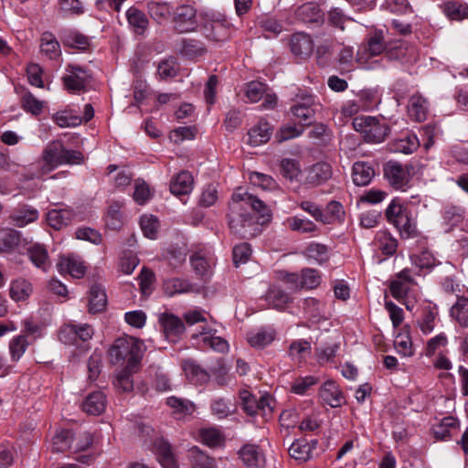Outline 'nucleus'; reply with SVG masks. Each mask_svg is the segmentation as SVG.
<instances>
[{"label": "nucleus", "mask_w": 468, "mask_h": 468, "mask_svg": "<svg viewBox=\"0 0 468 468\" xmlns=\"http://www.w3.org/2000/svg\"><path fill=\"white\" fill-rule=\"evenodd\" d=\"M287 225L292 230L301 233H311L316 230V226L314 222L297 217L289 218Z\"/></svg>", "instance_id": "obj_53"}, {"label": "nucleus", "mask_w": 468, "mask_h": 468, "mask_svg": "<svg viewBox=\"0 0 468 468\" xmlns=\"http://www.w3.org/2000/svg\"><path fill=\"white\" fill-rule=\"evenodd\" d=\"M269 207L263 201L245 192L234 193L229 206L228 224L232 234L250 239L261 232V225L271 220Z\"/></svg>", "instance_id": "obj_1"}, {"label": "nucleus", "mask_w": 468, "mask_h": 468, "mask_svg": "<svg viewBox=\"0 0 468 468\" xmlns=\"http://www.w3.org/2000/svg\"><path fill=\"white\" fill-rule=\"evenodd\" d=\"M384 176L388 184L397 190L405 191L410 181V168L399 162L388 161L384 165Z\"/></svg>", "instance_id": "obj_6"}, {"label": "nucleus", "mask_w": 468, "mask_h": 468, "mask_svg": "<svg viewBox=\"0 0 468 468\" xmlns=\"http://www.w3.org/2000/svg\"><path fill=\"white\" fill-rule=\"evenodd\" d=\"M239 399H241L243 410L249 415L257 414L259 399H256L250 391L245 389L239 392Z\"/></svg>", "instance_id": "obj_61"}, {"label": "nucleus", "mask_w": 468, "mask_h": 468, "mask_svg": "<svg viewBox=\"0 0 468 468\" xmlns=\"http://www.w3.org/2000/svg\"><path fill=\"white\" fill-rule=\"evenodd\" d=\"M90 75L79 66L69 65L67 74L62 78L65 88L69 91H80L90 80Z\"/></svg>", "instance_id": "obj_10"}, {"label": "nucleus", "mask_w": 468, "mask_h": 468, "mask_svg": "<svg viewBox=\"0 0 468 468\" xmlns=\"http://www.w3.org/2000/svg\"><path fill=\"white\" fill-rule=\"evenodd\" d=\"M41 52L50 59H56L61 54L60 45L55 36L50 32H44L41 36Z\"/></svg>", "instance_id": "obj_34"}, {"label": "nucleus", "mask_w": 468, "mask_h": 468, "mask_svg": "<svg viewBox=\"0 0 468 468\" xmlns=\"http://www.w3.org/2000/svg\"><path fill=\"white\" fill-rule=\"evenodd\" d=\"M157 72L161 79L173 78L176 75V60L174 58L162 60L158 65Z\"/></svg>", "instance_id": "obj_63"}, {"label": "nucleus", "mask_w": 468, "mask_h": 468, "mask_svg": "<svg viewBox=\"0 0 468 468\" xmlns=\"http://www.w3.org/2000/svg\"><path fill=\"white\" fill-rule=\"evenodd\" d=\"M164 291L166 295L173 296L176 293H185L192 291V285L187 281L171 278L165 281Z\"/></svg>", "instance_id": "obj_40"}, {"label": "nucleus", "mask_w": 468, "mask_h": 468, "mask_svg": "<svg viewBox=\"0 0 468 468\" xmlns=\"http://www.w3.org/2000/svg\"><path fill=\"white\" fill-rule=\"evenodd\" d=\"M239 456L246 468H265V454L257 444H244L239 451Z\"/></svg>", "instance_id": "obj_9"}, {"label": "nucleus", "mask_w": 468, "mask_h": 468, "mask_svg": "<svg viewBox=\"0 0 468 468\" xmlns=\"http://www.w3.org/2000/svg\"><path fill=\"white\" fill-rule=\"evenodd\" d=\"M182 367L186 378L196 384L205 383L209 378L207 371L202 369L194 360H184Z\"/></svg>", "instance_id": "obj_30"}, {"label": "nucleus", "mask_w": 468, "mask_h": 468, "mask_svg": "<svg viewBox=\"0 0 468 468\" xmlns=\"http://www.w3.org/2000/svg\"><path fill=\"white\" fill-rule=\"evenodd\" d=\"M415 284L414 279L410 276V271L404 269L394 281L390 282L389 290L394 298L400 300L404 298L410 287Z\"/></svg>", "instance_id": "obj_16"}, {"label": "nucleus", "mask_w": 468, "mask_h": 468, "mask_svg": "<svg viewBox=\"0 0 468 468\" xmlns=\"http://www.w3.org/2000/svg\"><path fill=\"white\" fill-rule=\"evenodd\" d=\"M268 304L277 310H283L290 303L291 298L280 288H271L266 294Z\"/></svg>", "instance_id": "obj_38"}, {"label": "nucleus", "mask_w": 468, "mask_h": 468, "mask_svg": "<svg viewBox=\"0 0 468 468\" xmlns=\"http://www.w3.org/2000/svg\"><path fill=\"white\" fill-rule=\"evenodd\" d=\"M148 10L150 16L158 23H161L163 20L166 19L170 15V7L166 4L154 2L150 3L148 5Z\"/></svg>", "instance_id": "obj_60"}, {"label": "nucleus", "mask_w": 468, "mask_h": 468, "mask_svg": "<svg viewBox=\"0 0 468 468\" xmlns=\"http://www.w3.org/2000/svg\"><path fill=\"white\" fill-rule=\"evenodd\" d=\"M93 439L91 433L88 431L71 434L70 451L74 453L88 450L92 444Z\"/></svg>", "instance_id": "obj_47"}, {"label": "nucleus", "mask_w": 468, "mask_h": 468, "mask_svg": "<svg viewBox=\"0 0 468 468\" xmlns=\"http://www.w3.org/2000/svg\"><path fill=\"white\" fill-rule=\"evenodd\" d=\"M165 257L170 265L177 267L186 261V250L184 247L170 246L166 250Z\"/></svg>", "instance_id": "obj_58"}, {"label": "nucleus", "mask_w": 468, "mask_h": 468, "mask_svg": "<svg viewBox=\"0 0 468 468\" xmlns=\"http://www.w3.org/2000/svg\"><path fill=\"white\" fill-rule=\"evenodd\" d=\"M333 176L332 165L327 162H317L306 169L305 183L318 186L327 182Z\"/></svg>", "instance_id": "obj_11"}, {"label": "nucleus", "mask_w": 468, "mask_h": 468, "mask_svg": "<svg viewBox=\"0 0 468 468\" xmlns=\"http://www.w3.org/2000/svg\"><path fill=\"white\" fill-rule=\"evenodd\" d=\"M166 403L173 410L172 413L176 419H183L191 415L195 410V405L187 399L170 397Z\"/></svg>", "instance_id": "obj_32"}, {"label": "nucleus", "mask_w": 468, "mask_h": 468, "mask_svg": "<svg viewBox=\"0 0 468 468\" xmlns=\"http://www.w3.org/2000/svg\"><path fill=\"white\" fill-rule=\"evenodd\" d=\"M216 330L209 328L207 326H203L202 331L199 333V336L202 337V342L208 346L210 348H212L215 351L224 353L228 350L229 345L228 342L219 337L215 336ZM198 335H193V337H197Z\"/></svg>", "instance_id": "obj_25"}, {"label": "nucleus", "mask_w": 468, "mask_h": 468, "mask_svg": "<svg viewBox=\"0 0 468 468\" xmlns=\"http://www.w3.org/2000/svg\"><path fill=\"white\" fill-rule=\"evenodd\" d=\"M319 395L324 403L333 408L339 407L344 399L342 392L339 390L335 382L332 380L324 383Z\"/></svg>", "instance_id": "obj_22"}, {"label": "nucleus", "mask_w": 468, "mask_h": 468, "mask_svg": "<svg viewBox=\"0 0 468 468\" xmlns=\"http://www.w3.org/2000/svg\"><path fill=\"white\" fill-rule=\"evenodd\" d=\"M305 255L320 264L328 260L326 246L319 243L310 244L305 250Z\"/></svg>", "instance_id": "obj_56"}, {"label": "nucleus", "mask_w": 468, "mask_h": 468, "mask_svg": "<svg viewBox=\"0 0 468 468\" xmlns=\"http://www.w3.org/2000/svg\"><path fill=\"white\" fill-rule=\"evenodd\" d=\"M393 225L404 238H410L416 234V224L409 212L401 214L399 218L394 219Z\"/></svg>", "instance_id": "obj_42"}, {"label": "nucleus", "mask_w": 468, "mask_h": 468, "mask_svg": "<svg viewBox=\"0 0 468 468\" xmlns=\"http://www.w3.org/2000/svg\"><path fill=\"white\" fill-rule=\"evenodd\" d=\"M344 209L343 206L337 201H331L325 208V214H324V219H329L328 222H324V224H331L335 220H341L344 217Z\"/></svg>", "instance_id": "obj_57"}, {"label": "nucleus", "mask_w": 468, "mask_h": 468, "mask_svg": "<svg viewBox=\"0 0 468 468\" xmlns=\"http://www.w3.org/2000/svg\"><path fill=\"white\" fill-rule=\"evenodd\" d=\"M375 176L374 169L365 162H356L352 169L353 182L356 186H367Z\"/></svg>", "instance_id": "obj_28"}, {"label": "nucleus", "mask_w": 468, "mask_h": 468, "mask_svg": "<svg viewBox=\"0 0 468 468\" xmlns=\"http://www.w3.org/2000/svg\"><path fill=\"white\" fill-rule=\"evenodd\" d=\"M31 292L32 286L25 279H17L10 285V296L16 302L26 300Z\"/></svg>", "instance_id": "obj_39"}, {"label": "nucleus", "mask_w": 468, "mask_h": 468, "mask_svg": "<svg viewBox=\"0 0 468 468\" xmlns=\"http://www.w3.org/2000/svg\"><path fill=\"white\" fill-rule=\"evenodd\" d=\"M28 343L25 335L15 337L9 345L13 360L17 361L25 353Z\"/></svg>", "instance_id": "obj_62"}, {"label": "nucleus", "mask_w": 468, "mask_h": 468, "mask_svg": "<svg viewBox=\"0 0 468 468\" xmlns=\"http://www.w3.org/2000/svg\"><path fill=\"white\" fill-rule=\"evenodd\" d=\"M289 281L299 282V284L303 288L314 289L320 284L321 277L318 271L314 269H303L302 274L292 273L289 275Z\"/></svg>", "instance_id": "obj_27"}, {"label": "nucleus", "mask_w": 468, "mask_h": 468, "mask_svg": "<svg viewBox=\"0 0 468 468\" xmlns=\"http://www.w3.org/2000/svg\"><path fill=\"white\" fill-rule=\"evenodd\" d=\"M80 151L68 150L59 141L48 144L42 153V166L38 176L47 175L60 165H79L83 161Z\"/></svg>", "instance_id": "obj_2"}, {"label": "nucleus", "mask_w": 468, "mask_h": 468, "mask_svg": "<svg viewBox=\"0 0 468 468\" xmlns=\"http://www.w3.org/2000/svg\"><path fill=\"white\" fill-rule=\"evenodd\" d=\"M93 329L90 325L68 324L60 328L58 332L59 340L65 345L79 346V342L86 343L93 335Z\"/></svg>", "instance_id": "obj_8"}, {"label": "nucleus", "mask_w": 468, "mask_h": 468, "mask_svg": "<svg viewBox=\"0 0 468 468\" xmlns=\"http://www.w3.org/2000/svg\"><path fill=\"white\" fill-rule=\"evenodd\" d=\"M249 144L252 146L267 143L271 138V128L267 122H260L251 128L249 133Z\"/></svg>", "instance_id": "obj_35"}, {"label": "nucleus", "mask_w": 468, "mask_h": 468, "mask_svg": "<svg viewBox=\"0 0 468 468\" xmlns=\"http://www.w3.org/2000/svg\"><path fill=\"white\" fill-rule=\"evenodd\" d=\"M143 432L151 437L149 446L157 455L158 461L164 468H176V463L171 445L161 437L154 435V431L148 426L141 428Z\"/></svg>", "instance_id": "obj_5"}, {"label": "nucleus", "mask_w": 468, "mask_h": 468, "mask_svg": "<svg viewBox=\"0 0 468 468\" xmlns=\"http://www.w3.org/2000/svg\"><path fill=\"white\" fill-rule=\"evenodd\" d=\"M352 125L355 131L362 135L364 141L369 144L383 142L390 131L385 122L373 116H356L354 118Z\"/></svg>", "instance_id": "obj_4"}, {"label": "nucleus", "mask_w": 468, "mask_h": 468, "mask_svg": "<svg viewBox=\"0 0 468 468\" xmlns=\"http://www.w3.org/2000/svg\"><path fill=\"white\" fill-rule=\"evenodd\" d=\"M419 147V140L416 135H407L405 138L397 140L394 144V150L405 154L413 153Z\"/></svg>", "instance_id": "obj_51"}, {"label": "nucleus", "mask_w": 468, "mask_h": 468, "mask_svg": "<svg viewBox=\"0 0 468 468\" xmlns=\"http://www.w3.org/2000/svg\"><path fill=\"white\" fill-rule=\"evenodd\" d=\"M61 40L65 46L72 48L85 49L89 46L88 37L77 31H64Z\"/></svg>", "instance_id": "obj_41"}, {"label": "nucleus", "mask_w": 468, "mask_h": 468, "mask_svg": "<svg viewBox=\"0 0 468 468\" xmlns=\"http://www.w3.org/2000/svg\"><path fill=\"white\" fill-rule=\"evenodd\" d=\"M74 218V211L68 208L51 209L47 215L48 225L55 229H60L63 227L68 226L71 223Z\"/></svg>", "instance_id": "obj_23"}, {"label": "nucleus", "mask_w": 468, "mask_h": 468, "mask_svg": "<svg viewBox=\"0 0 468 468\" xmlns=\"http://www.w3.org/2000/svg\"><path fill=\"white\" fill-rule=\"evenodd\" d=\"M408 112L416 122L425 121L428 115V101L420 95H412L409 101Z\"/></svg>", "instance_id": "obj_24"}, {"label": "nucleus", "mask_w": 468, "mask_h": 468, "mask_svg": "<svg viewBox=\"0 0 468 468\" xmlns=\"http://www.w3.org/2000/svg\"><path fill=\"white\" fill-rule=\"evenodd\" d=\"M204 21V27L207 31V37L217 41L224 40L228 37L229 28L226 26L225 20L215 17L214 15L208 14L202 15Z\"/></svg>", "instance_id": "obj_13"}, {"label": "nucleus", "mask_w": 468, "mask_h": 468, "mask_svg": "<svg viewBox=\"0 0 468 468\" xmlns=\"http://www.w3.org/2000/svg\"><path fill=\"white\" fill-rule=\"evenodd\" d=\"M106 396L102 391L89 394L82 402V410L90 415H100L106 409Z\"/></svg>", "instance_id": "obj_19"}, {"label": "nucleus", "mask_w": 468, "mask_h": 468, "mask_svg": "<svg viewBox=\"0 0 468 468\" xmlns=\"http://www.w3.org/2000/svg\"><path fill=\"white\" fill-rule=\"evenodd\" d=\"M135 367H124L116 376L114 386L117 389L123 392H129L133 388V381L131 378V375Z\"/></svg>", "instance_id": "obj_49"}, {"label": "nucleus", "mask_w": 468, "mask_h": 468, "mask_svg": "<svg viewBox=\"0 0 468 468\" xmlns=\"http://www.w3.org/2000/svg\"><path fill=\"white\" fill-rule=\"evenodd\" d=\"M199 435L201 441L209 447H217L224 441L222 433L216 428L201 429Z\"/></svg>", "instance_id": "obj_50"}, {"label": "nucleus", "mask_w": 468, "mask_h": 468, "mask_svg": "<svg viewBox=\"0 0 468 468\" xmlns=\"http://www.w3.org/2000/svg\"><path fill=\"white\" fill-rule=\"evenodd\" d=\"M297 19L312 27H319L324 23V13L315 3H306L297 8Z\"/></svg>", "instance_id": "obj_12"}, {"label": "nucleus", "mask_w": 468, "mask_h": 468, "mask_svg": "<svg viewBox=\"0 0 468 468\" xmlns=\"http://www.w3.org/2000/svg\"><path fill=\"white\" fill-rule=\"evenodd\" d=\"M21 241L22 239L19 231L8 228L0 229V252L15 250Z\"/></svg>", "instance_id": "obj_31"}, {"label": "nucleus", "mask_w": 468, "mask_h": 468, "mask_svg": "<svg viewBox=\"0 0 468 468\" xmlns=\"http://www.w3.org/2000/svg\"><path fill=\"white\" fill-rule=\"evenodd\" d=\"M71 434L69 430H60L56 432L52 440V451L56 452H64L70 451Z\"/></svg>", "instance_id": "obj_44"}, {"label": "nucleus", "mask_w": 468, "mask_h": 468, "mask_svg": "<svg viewBox=\"0 0 468 468\" xmlns=\"http://www.w3.org/2000/svg\"><path fill=\"white\" fill-rule=\"evenodd\" d=\"M129 25L138 35L144 33L148 27V19L145 15L136 8H129L126 13Z\"/></svg>", "instance_id": "obj_37"}, {"label": "nucleus", "mask_w": 468, "mask_h": 468, "mask_svg": "<svg viewBox=\"0 0 468 468\" xmlns=\"http://www.w3.org/2000/svg\"><path fill=\"white\" fill-rule=\"evenodd\" d=\"M193 176L187 171H181L170 182V191L175 196L189 194L193 188Z\"/></svg>", "instance_id": "obj_20"}, {"label": "nucleus", "mask_w": 468, "mask_h": 468, "mask_svg": "<svg viewBox=\"0 0 468 468\" xmlns=\"http://www.w3.org/2000/svg\"><path fill=\"white\" fill-rule=\"evenodd\" d=\"M140 226L144 235L146 238L154 239L157 236L159 222L154 216L144 215L141 218Z\"/></svg>", "instance_id": "obj_52"}, {"label": "nucleus", "mask_w": 468, "mask_h": 468, "mask_svg": "<svg viewBox=\"0 0 468 468\" xmlns=\"http://www.w3.org/2000/svg\"><path fill=\"white\" fill-rule=\"evenodd\" d=\"M57 267L60 273H69L75 279L82 278L87 269L84 261L75 255L61 257Z\"/></svg>", "instance_id": "obj_14"}, {"label": "nucleus", "mask_w": 468, "mask_h": 468, "mask_svg": "<svg viewBox=\"0 0 468 468\" xmlns=\"http://www.w3.org/2000/svg\"><path fill=\"white\" fill-rule=\"evenodd\" d=\"M9 218L15 226L22 228L36 221L38 218V211L31 206L21 205L11 212Z\"/></svg>", "instance_id": "obj_18"}, {"label": "nucleus", "mask_w": 468, "mask_h": 468, "mask_svg": "<svg viewBox=\"0 0 468 468\" xmlns=\"http://www.w3.org/2000/svg\"><path fill=\"white\" fill-rule=\"evenodd\" d=\"M281 173L290 180L295 179L300 174L298 162L293 159H283L281 162Z\"/></svg>", "instance_id": "obj_64"}, {"label": "nucleus", "mask_w": 468, "mask_h": 468, "mask_svg": "<svg viewBox=\"0 0 468 468\" xmlns=\"http://www.w3.org/2000/svg\"><path fill=\"white\" fill-rule=\"evenodd\" d=\"M159 323L166 338L177 337L185 331L183 321L172 314H162L159 317Z\"/></svg>", "instance_id": "obj_17"}, {"label": "nucleus", "mask_w": 468, "mask_h": 468, "mask_svg": "<svg viewBox=\"0 0 468 468\" xmlns=\"http://www.w3.org/2000/svg\"><path fill=\"white\" fill-rule=\"evenodd\" d=\"M465 211L462 207L447 205L441 211V225L446 232L459 227L464 218Z\"/></svg>", "instance_id": "obj_15"}, {"label": "nucleus", "mask_w": 468, "mask_h": 468, "mask_svg": "<svg viewBox=\"0 0 468 468\" xmlns=\"http://www.w3.org/2000/svg\"><path fill=\"white\" fill-rule=\"evenodd\" d=\"M174 27L180 33L195 31L198 26L197 10L193 5H182L174 13Z\"/></svg>", "instance_id": "obj_7"}, {"label": "nucleus", "mask_w": 468, "mask_h": 468, "mask_svg": "<svg viewBox=\"0 0 468 468\" xmlns=\"http://www.w3.org/2000/svg\"><path fill=\"white\" fill-rule=\"evenodd\" d=\"M289 454L299 461H307L311 457V447L308 443L296 441L289 448Z\"/></svg>", "instance_id": "obj_54"}, {"label": "nucleus", "mask_w": 468, "mask_h": 468, "mask_svg": "<svg viewBox=\"0 0 468 468\" xmlns=\"http://www.w3.org/2000/svg\"><path fill=\"white\" fill-rule=\"evenodd\" d=\"M291 50L295 56L302 58L312 54L314 45L311 37L304 33H296L291 38Z\"/></svg>", "instance_id": "obj_21"}, {"label": "nucleus", "mask_w": 468, "mask_h": 468, "mask_svg": "<svg viewBox=\"0 0 468 468\" xmlns=\"http://www.w3.org/2000/svg\"><path fill=\"white\" fill-rule=\"evenodd\" d=\"M267 86L260 81H251L247 84L245 94L250 102L259 101L266 93Z\"/></svg>", "instance_id": "obj_55"}, {"label": "nucleus", "mask_w": 468, "mask_h": 468, "mask_svg": "<svg viewBox=\"0 0 468 468\" xmlns=\"http://www.w3.org/2000/svg\"><path fill=\"white\" fill-rule=\"evenodd\" d=\"M22 108L33 115H38L43 110V101L37 99L31 92L26 91L21 97Z\"/></svg>", "instance_id": "obj_48"}, {"label": "nucleus", "mask_w": 468, "mask_h": 468, "mask_svg": "<svg viewBox=\"0 0 468 468\" xmlns=\"http://www.w3.org/2000/svg\"><path fill=\"white\" fill-rule=\"evenodd\" d=\"M311 344L307 340L299 339L292 342L289 347V356L297 361H302L307 355L311 354Z\"/></svg>", "instance_id": "obj_45"}, {"label": "nucleus", "mask_w": 468, "mask_h": 468, "mask_svg": "<svg viewBox=\"0 0 468 468\" xmlns=\"http://www.w3.org/2000/svg\"><path fill=\"white\" fill-rule=\"evenodd\" d=\"M27 254L37 268L46 271L50 267L51 263L45 246L38 243L34 244L27 249Z\"/></svg>", "instance_id": "obj_33"}, {"label": "nucleus", "mask_w": 468, "mask_h": 468, "mask_svg": "<svg viewBox=\"0 0 468 468\" xmlns=\"http://www.w3.org/2000/svg\"><path fill=\"white\" fill-rule=\"evenodd\" d=\"M276 331L271 327H262L256 332H251L248 336L250 345L256 348H263L273 342Z\"/></svg>", "instance_id": "obj_26"}, {"label": "nucleus", "mask_w": 468, "mask_h": 468, "mask_svg": "<svg viewBox=\"0 0 468 468\" xmlns=\"http://www.w3.org/2000/svg\"><path fill=\"white\" fill-rule=\"evenodd\" d=\"M452 316L463 327H468V300L459 298L451 309Z\"/></svg>", "instance_id": "obj_46"}, {"label": "nucleus", "mask_w": 468, "mask_h": 468, "mask_svg": "<svg viewBox=\"0 0 468 468\" xmlns=\"http://www.w3.org/2000/svg\"><path fill=\"white\" fill-rule=\"evenodd\" d=\"M107 304V296L104 289L99 285L94 284L90 287L89 296V312L100 313L102 312Z\"/></svg>", "instance_id": "obj_29"}, {"label": "nucleus", "mask_w": 468, "mask_h": 468, "mask_svg": "<svg viewBox=\"0 0 468 468\" xmlns=\"http://www.w3.org/2000/svg\"><path fill=\"white\" fill-rule=\"evenodd\" d=\"M250 181L263 189L271 190L276 187V182L271 176L258 172H252L250 175Z\"/></svg>", "instance_id": "obj_59"}, {"label": "nucleus", "mask_w": 468, "mask_h": 468, "mask_svg": "<svg viewBox=\"0 0 468 468\" xmlns=\"http://www.w3.org/2000/svg\"><path fill=\"white\" fill-rule=\"evenodd\" d=\"M207 49L202 42L197 39H183L182 47L180 49L181 54L190 58L202 56L206 53Z\"/></svg>", "instance_id": "obj_43"}, {"label": "nucleus", "mask_w": 468, "mask_h": 468, "mask_svg": "<svg viewBox=\"0 0 468 468\" xmlns=\"http://www.w3.org/2000/svg\"><path fill=\"white\" fill-rule=\"evenodd\" d=\"M443 13L452 20L468 18V5L458 1H447L442 5Z\"/></svg>", "instance_id": "obj_36"}, {"label": "nucleus", "mask_w": 468, "mask_h": 468, "mask_svg": "<svg viewBox=\"0 0 468 468\" xmlns=\"http://www.w3.org/2000/svg\"><path fill=\"white\" fill-rule=\"evenodd\" d=\"M110 361L120 364L126 361L125 367H136L142 357L141 343L135 338H118L109 350Z\"/></svg>", "instance_id": "obj_3"}]
</instances>
